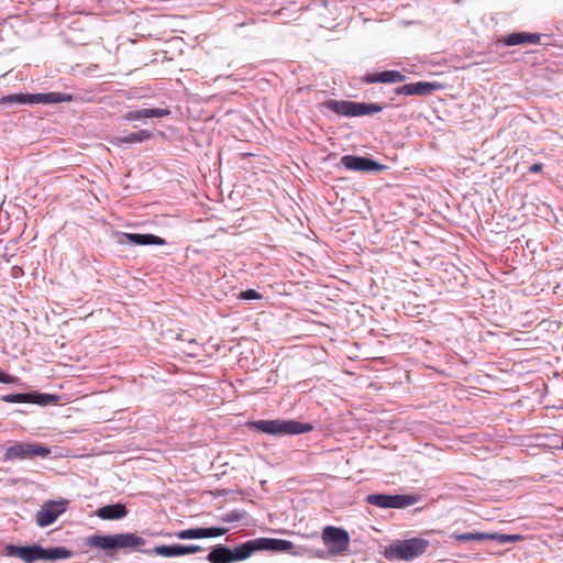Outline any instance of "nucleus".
<instances>
[{"mask_svg":"<svg viewBox=\"0 0 563 563\" xmlns=\"http://www.w3.org/2000/svg\"><path fill=\"white\" fill-rule=\"evenodd\" d=\"M146 541L133 532L113 534H91L84 539V545L89 549H97L103 552L104 556L111 560L117 559L119 551L128 554L139 552L146 555L156 554L165 558L179 556L178 543L155 545L152 549H144Z\"/></svg>","mask_w":563,"mask_h":563,"instance_id":"1","label":"nucleus"},{"mask_svg":"<svg viewBox=\"0 0 563 563\" xmlns=\"http://www.w3.org/2000/svg\"><path fill=\"white\" fill-rule=\"evenodd\" d=\"M295 549L291 541L274 538H256L243 542L234 548L225 544L211 547L206 560L209 563H235L247 560L257 551L290 552Z\"/></svg>","mask_w":563,"mask_h":563,"instance_id":"2","label":"nucleus"},{"mask_svg":"<svg viewBox=\"0 0 563 563\" xmlns=\"http://www.w3.org/2000/svg\"><path fill=\"white\" fill-rule=\"evenodd\" d=\"M246 426L252 431L261 432L275 438L303 434L311 432L314 429V426L310 422H300L285 419L253 420L249 421Z\"/></svg>","mask_w":563,"mask_h":563,"instance_id":"3","label":"nucleus"},{"mask_svg":"<svg viewBox=\"0 0 563 563\" xmlns=\"http://www.w3.org/2000/svg\"><path fill=\"white\" fill-rule=\"evenodd\" d=\"M321 540L328 549H310L308 552L311 556L327 559L328 556L341 555L347 551L351 541L345 529L334 526H327L323 529Z\"/></svg>","mask_w":563,"mask_h":563,"instance_id":"4","label":"nucleus"},{"mask_svg":"<svg viewBox=\"0 0 563 563\" xmlns=\"http://www.w3.org/2000/svg\"><path fill=\"white\" fill-rule=\"evenodd\" d=\"M430 542L422 538L397 540L384 550V556L389 561H412L422 555L429 548Z\"/></svg>","mask_w":563,"mask_h":563,"instance_id":"5","label":"nucleus"},{"mask_svg":"<svg viewBox=\"0 0 563 563\" xmlns=\"http://www.w3.org/2000/svg\"><path fill=\"white\" fill-rule=\"evenodd\" d=\"M322 107L338 115L346 118L372 115L382 112L384 109V107L379 103L336 99L325 100L322 103Z\"/></svg>","mask_w":563,"mask_h":563,"instance_id":"6","label":"nucleus"},{"mask_svg":"<svg viewBox=\"0 0 563 563\" xmlns=\"http://www.w3.org/2000/svg\"><path fill=\"white\" fill-rule=\"evenodd\" d=\"M51 452V449L42 443L14 442L7 448L3 460H32L36 456L45 459Z\"/></svg>","mask_w":563,"mask_h":563,"instance_id":"7","label":"nucleus"},{"mask_svg":"<svg viewBox=\"0 0 563 563\" xmlns=\"http://www.w3.org/2000/svg\"><path fill=\"white\" fill-rule=\"evenodd\" d=\"M0 399L8 404H33L41 407H47L57 405L60 400V396L32 390L26 393L7 394L1 396Z\"/></svg>","mask_w":563,"mask_h":563,"instance_id":"8","label":"nucleus"},{"mask_svg":"<svg viewBox=\"0 0 563 563\" xmlns=\"http://www.w3.org/2000/svg\"><path fill=\"white\" fill-rule=\"evenodd\" d=\"M340 164L347 170L365 174L380 173L387 169L386 165L367 156L343 155Z\"/></svg>","mask_w":563,"mask_h":563,"instance_id":"9","label":"nucleus"},{"mask_svg":"<svg viewBox=\"0 0 563 563\" xmlns=\"http://www.w3.org/2000/svg\"><path fill=\"white\" fill-rule=\"evenodd\" d=\"M117 243L132 245H165L166 240L152 233L114 232Z\"/></svg>","mask_w":563,"mask_h":563,"instance_id":"10","label":"nucleus"},{"mask_svg":"<svg viewBox=\"0 0 563 563\" xmlns=\"http://www.w3.org/2000/svg\"><path fill=\"white\" fill-rule=\"evenodd\" d=\"M66 501H47L36 512V523L38 527L51 526L64 511Z\"/></svg>","mask_w":563,"mask_h":563,"instance_id":"11","label":"nucleus"},{"mask_svg":"<svg viewBox=\"0 0 563 563\" xmlns=\"http://www.w3.org/2000/svg\"><path fill=\"white\" fill-rule=\"evenodd\" d=\"M42 545L40 544H31V545H15L8 544L5 545V554L8 556L19 558L25 563H34L37 560H42Z\"/></svg>","mask_w":563,"mask_h":563,"instance_id":"12","label":"nucleus"},{"mask_svg":"<svg viewBox=\"0 0 563 563\" xmlns=\"http://www.w3.org/2000/svg\"><path fill=\"white\" fill-rule=\"evenodd\" d=\"M442 88V85L439 82H430V81H417L411 84H406L404 86L397 87L395 89L396 95L404 96H430L433 91Z\"/></svg>","mask_w":563,"mask_h":563,"instance_id":"13","label":"nucleus"},{"mask_svg":"<svg viewBox=\"0 0 563 563\" xmlns=\"http://www.w3.org/2000/svg\"><path fill=\"white\" fill-rule=\"evenodd\" d=\"M406 80V76L398 70H383L378 73H367L364 77H362V81L364 84H397L404 82Z\"/></svg>","mask_w":563,"mask_h":563,"instance_id":"14","label":"nucleus"},{"mask_svg":"<svg viewBox=\"0 0 563 563\" xmlns=\"http://www.w3.org/2000/svg\"><path fill=\"white\" fill-rule=\"evenodd\" d=\"M128 508L124 504H109L99 507L95 515L102 520H119L128 516Z\"/></svg>","mask_w":563,"mask_h":563,"instance_id":"15","label":"nucleus"},{"mask_svg":"<svg viewBox=\"0 0 563 563\" xmlns=\"http://www.w3.org/2000/svg\"><path fill=\"white\" fill-rule=\"evenodd\" d=\"M27 104H52L64 101H70L71 95L60 92H46V93H27Z\"/></svg>","mask_w":563,"mask_h":563,"instance_id":"16","label":"nucleus"},{"mask_svg":"<svg viewBox=\"0 0 563 563\" xmlns=\"http://www.w3.org/2000/svg\"><path fill=\"white\" fill-rule=\"evenodd\" d=\"M170 113L168 109H137L131 110L124 114L126 121L145 120L151 118H164Z\"/></svg>","mask_w":563,"mask_h":563,"instance_id":"17","label":"nucleus"},{"mask_svg":"<svg viewBox=\"0 0 563 563\" xmlns=\"http://www.w3.org/2000/svg\"><path fill=\"white\" fill-rule=\"evenodd\" d=\"M542 37H497L494 45L497 51L515 46V45H525V44H542L549 45L550 42H542Z\"/></svg>","mask_w":563,"mask_h":563,"instance_id":"18","label":"nucleus"},{"mask_svg":"<svg viewBox=\"0 0 563 563\" xmlns=\"http://www.w3.org/2000/svg\"><path fill=\"white\" fill-rule=\"evenodd\" d=\"M152 137V132L148 130H140L137 132L130 133L128 135L118 136L115 139L117 144L123 146L125 144L142 143Z\"/></svg>","mask_w":563,"mask_h":563,"instance_id":"19","label":"nucleus"},{"mask_svg":"<svg viewBox=\"0 0 563 563\" xmlns=\"http://www.w3.org/2000/svg\"><path fill=\"white\" fill-rule=\"evenodd\" d=\"M421 497L419 495L405 494V495H391L390 508L405 509L417 504Z\"/></svg>","mask_w":563,"mask_h":563,"instance_id":"20","label":"nucleus"},{"mask_svg":"<svg viewBox=\"0 0 563 563\" xmlns=\"http://www.w3.org/2000/svg\"><path fill=\"white\" fill-rule=\"evenodd\" d=\"M42 560L56 561L68 559L73 555V552L64 547H54L45 549L42 547Z\"/></svg>","mask_w":563,"mask_h":563,"instance_id":"21","label":"nucleus"},{"mask_svg":"<svg viewBox=\"0 0 563 563\" xmlns=\"http://www.w3.org/2000/svg\"><path fill=\"white\" fill-rule=\"evenodd\" d=\"M452 539L456 540L460 543H468V542H481L488 540V533L486 532H464L457 533L454 532L451 536Z\"/></svg>","mask_w":563,"mask_h":563,"instance_id":"22","label":"nucleus"},{"mask_svg":"<svg viewBox=\"0 0 563 563\" xmlns=\"http://www.w3.org/2000/svg\"><path fill=\"white\" fill-rule=\"evenodd\" d=\"M391 495L389 494H371L366 497V503L379 508H390Z\"/></svg>","mask_w":563,"mask_h":563,"instance_id":"23","label":"nucleus"},{"mask_svg":"<svg viewBox=\"0 0 563 563\" xmlns=\"http://www.w3.org/2000/svg\"><path fill=\"white\" fill-rule=\"evenodd\" d=\"M175 536L180 540L203 539L202 527L184 529L177 531Z\"/></svg>","mask_w":563,"mask_h":563,"instance_id":"24","label":"nucleus"},{"mask_svg":"<svg viewBox=\"0 0 563 563\" xmlns=\"http://www.w3.org/2000/svg\"><path fill=\"white\" fill-rule=\"evenodd\" d=\"M27 93H13L1 98V104H27Z\"/></svg>","mask_w":563,"mask_h":563,"instance_id":"25","label":"nucleus"},{"mask_svg":"<svg viewBox=\"0 0 563 563\" xmlns=\"http://www.w3.org/2000/svg\"><path fill=\"white\" fill-rule=\"evenodd\" d=\"M521 539L520 534L488 533V540L497 541L500 544L516 542Z\"/></svg>","mask_w":563,"mask_h":563,"instance_id":"26","label":"nucleus"},{"mask_svg":"<svg viewBox=\"0 0 563 563\" xmlns=\"http://www.w3.org/2000/svg\"><path fill=\"white\" fill-rule=\"evenodd\" d=\"M247 512L245 510H231L221 516L220 520L222 522H239L245 519Z\"/></svg>","mask_w":563,"mask_h":563,"instance_id":"27","label":"nucleus"},{"mask_svg":"<svg viewBox=\"0 0 563 563\" xmlns=\"http://www.w3.org/2000/svg\"><path fill=\"white\" fill-rule=\"evenodd\" d=\"M229 532L225 527H202L203 539L222 537Z\"/></svg>","mask_w":563,"mask_h":563,"instance_id":"28","label":"nucleus"},{"mask_svg":"<svg viewBox=\"0 0 563 563\" xmlns=\"http://www.w3.org/2000/svg\"><path fill=\"white\" fill-rule=\"evenodd\" d=\"M179 556L194 554L203 551V548L198 544H180L178 543Z\"/></svg>","mask_w":563,"mask_h":563,"instance_id":"29","label":"nucleus"},{"mask_svg":"<svg viewBox=\"0 0 563 563\" xmlns=\"http://www.w3.org/2000/svg\"><path fill=\"white\" fill-rule=\"evenodd\" d=\"M238 297L242 300H261L263 295L255 289H246L241 291Z\"/></svg>","mask_w":563,"mask_h":563,"instance_id":"30","label":"nucleus"},{"mask_svg":"<svg viewBox=\"0 0 563 563\" xmlns=\"http://www.w3.org/2000/svg\"><path fill=\"white\" fill-rule=\"evenodd\" d=\"M19 382V377L5 373L3 369L0 368V383L2 384H15Z\"/></svg>","mask_w":563,"mask_h":563,"instance_id":"31","label":"nucleus"},{"mask_svg":"<svg viewBox=\"0 0 563 563\" xmlns=\"http://www.w3.org/2000/svg\"><path fill=\"white\" fill-rule=\"evenodd\" d=\"M543 169L542 163H534L531 166H529L530 173H540Z\"/></svg>","mask_w":563,"mask_h":563,"instance_id":"32","label":"nucleus"},{"mask_svg":"<svg viewBox=\"0 0 563 563\" xmlns=\"http://www.w3.org/2000/svg\"><path fill=\"white\" fill-rule=\"evenodd\" d=\"M512 35H522V36H526V35H532L531 33H514Z\"/></svg>","mask_w":563,"mask_h":563,"instance_id":"33","label":"nucleus"},{"mask_svg":"<svg viewBox=\"0 0 563 563\" xmlns=\"http://www.w3.org/2000/svg\"><path fill=\"white\" fill-rule=\"evenodd\" d=\"M561 449L563 450V439H562V444H561Z\"/></svg>","mask_w":563,"mask_h":563,"instance_id":"34","label":"nucleus"}]
</instances>
